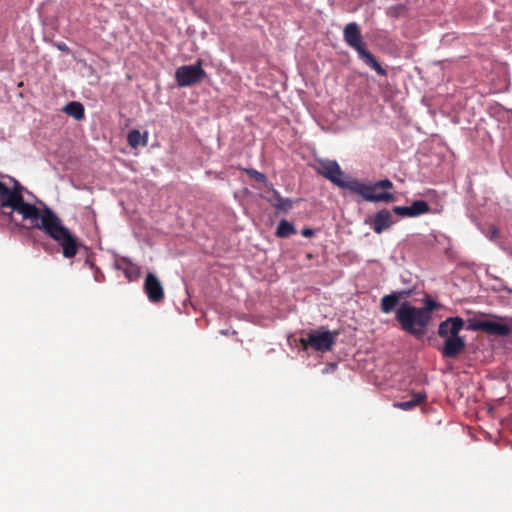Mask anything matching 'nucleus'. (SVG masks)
I'll return each instance as SVG.
<instances>
[{
  "label": "nucleus",
  "mask_w": 512,
  "mask_h": 512,
  "mask_svg": "<svg viewBox=\"0 0 512 512\" xmlns=\"http://www.w3.org/2000/svg\"><path fill=\"white\" fill-rule=\"evenodd\" d=\"M64 111L69 115L74 117L76 120H81L84 118V107L79 102H70L64 107Z\"/></svg>",
  "instance_id": "obj_16"
},
{
  "label": "nucleus",
  "mask_w": 512,
  "mask_h": 512,
  "mask_svg": "<svg viewBox=\"0 0 512 512\" xmlns=\"http://www.w3.org/2000/svg\"><path fill=\"white\" fill-rule=\"evenodd\" d=\"M404 11L405 6L402 4H397L387 9V15L391 17H399L404 13Z\"/></svg>",
  "instance_id": "obj_21"
},
{
  "label": "nucleus",
  "mask_w": 512,
  "mask_h": 512,
  "mask_svg": "<svg viewBox=\"0 0 512 512\" xmlns=\"http://www.w3.org/2000/svg\"><path fill=\"white\" fill-rule=\"evenodd\" d=\"M245 172L252 178H254L256 181L263 183L266 187L270 186V182L268 181L267 177L257 170L253 168H246Z\"/></svg>",
  "instance_id": "obj_20"
},
{
  "label": "nucleus",
  "mask_w": 512,
  "mask_h": 512,
  "mask_svg": "<svg viewBox=\"0 0 512 512\" xmlns=\"http://www.w3.org/2000/svg\"><path fill=\"white\" fill-rule=\"evenodd\" d=\"M437 307V303L433 301L430 297L425 298V307L420 308L421 310H426L428 316L431 318V312Z\"/></svg>",
  "instance_id": "obj_23"
},
{
  "label": "nucleus",
  "mask_w": 512,
  "mask_h": 512,
  "mask_svg": "<svg viewBox=\"0 0 512 512\" xmlns=\"http://www.w3.org/2000/svg\"><path fill=\"white\" fill-rule=\"evenodd\" d=\"M411 212L413 217L429 212L430 207L424 200H417L412 203Z\"/></svg>",
  "instance_id": "obj_19"
},
{
  "label": "nucleus",
  "mask_w": 512,
  "mask_h": 512,
  "mask_svg": "<svg viewBox=\"0 0 512 512\" xmlns=\"http://www.w3.org/2000/svg\"><path fill=\"white\" fill-rule=\"evenodd\" d=\"M296 233V229L292 223L287 220H281L276 229V236L279 238H288Z\"/></svg>",
  "instance_id": "obj_15"
},
{
  "label": "nucleus",
  "mask_w": 512,
  "mask_h": 512,
  "mask_svg": "<svg viewBox=\"0 0 512 512\" xmlns=\"http://www.w3.org/2000/svg\"><path fill=\"white\" fill-rule=\"evenodd\" d=\"M144 289L150 301L158 303L164 298V291L160 280L153 273H148L144 282Z\"/></svg>",
  "instance_id": "obj_10"
},
{
  "label": "nucleus",
  "mask_w": 512,
  "mask_h": 512,
  "mask_svg": "<svg viewBox=\"0 0 512 512\" xmlns=\"http://www.w3.org/2000/svg\"><path fill=\"white\" fill-rule=\"evenodd\" d=\"M457 320H463V319L460 317H450V318L446 319L445 321H442L438 327V335L440 337H444L446 339L449 335H451V328L453 327V324Z\"/></svg>",
  "instance_id": "obj_18"
},
{
  "label": "nucleus",
  "mask_w": 512,
  "mask_h": 512,
  "mask_svg": "<svg viewBox=\"0 0 512 512\" xmlns=\"http://www.w3.org/2000/svg\"><path fill=\"white\" fill-rule=\"evenodd\" d=\"M366 224H371L373 230L380 234L384 230H387L394 223L392 213L387 209H382L378 211L373 218H367L365 220Z\"/></svg>",
  "instance_id": "obj_11"
},
{
  "label": "nucleus",
  "mask_w": 512,
  "mask_h": 512,
  "mask_svg": "<svg viewBox=\"0 0 512 512\" xmlns=\"http://www.w3.org/2000/svg\"><path fill=\"white\" fill-rule=\"evenodd\" d=\"M425 397L426 395L423 393L413 394L410 400L396 402L393 406L402 410H410L420 404L425 399Z\"/></svg>",
  "instance_id": "obj_14"
},
{
  "label": "nucleus",
  "mask_w": 512,
  "mask_h": 512,
  "mask_svg": "<svg viewBox=\"0 0 512 512\" xmlns=\"http://www.w3.org/2000/svg\"><path fill=\"white\" fill-rule=\"evenodd\" d=\"M471 331H484L490 335L507 336L511 329L508 325L487 320L469 319L468 327Z\"/></svg>",
  "instance_id": "obj_9"
},
{
  "label": "nucleus",
  "mask_w": 512,
  "mask_h": 512,
  "mask_svg": "<svg viewBox=\"0 0 512 512\" xmlns=\"http://www.w3.org/2000/svg\"><path fill=\"white\" fill-rule=\"evenodd\" d=\"M345 42L355 49L360 59H362L369 67L374 69L379 75H387V71L380 65L375 57L365 48L362 41L360 29L355 22L347 24L343 31Z\"/></svg>",
  "instance_id": "obj_3"
},
{
  "label": "nucleus",
  "mask_w": 512,
  "mask_h": 512,
  "mask_svg": "<svg viewBox=\"0 0 512 512\" xmlns=\"http://www.w3.org/2000/svg\"><path fill=\"white\" fill-rule=\"evenodd\" d=\"M392 211L402 217H413L410 206H395Z\"/></svg>",
  "instance_id": "obj_22"
},
{
  "label": "nucleus",
  "mask_w": 512,
  "mask_h": 512,
  "mask_svg": "<svg viewBox=\"0 0 512 512\" xmlns=\"http://www.w3.org/2000/svg\"><path fill=\"white\" fill-rule=\"evenodd\" d=\"M318 173L338 187L348 189L351 192H362L364 188L360 185V181L356 179L349 181L344 180L342 178L344 174L336 161H321L319 163Z\"/></svg>",
  "instance_id": "obj_4"
},
{
  "label": "nucleus",
  "mask_w": 512,
  "mask_h": 512,
  "mask_svg": "<svg viewBox=\"0 0 512 512\" xmlns=\"http://www.w3.org/2000/svg\"><path fill=\"white\" fill-rule=\"evenodd\" d=\"M127 141L132 148H137L140 145L145 146L147 144L146 135L142 136L137 129H133L128 133Z\"/></svg>",
  "instance_id": "obj_17"
},
{
  "label": "nucleus",
  "mask_w": 512,
  "mask_h": 512,
  "mask_svg": "<svg viewBox=\"0 0 512 512\" xmlns=\"http://www.w3.org/2000/svg\"><path fill=\"white\" fill-rule=\"evenodd\" d=\"M301 233H302V235H303L304 237H311V236H313V235H314V230H313V229H311V228H305V229H303V230H302V232H301Z\"/></svg>",
  "instance_id": "obj_24"
},
{
  "label": "nucleus",
  "mask_w": 512,
  "mask_h": 512,
  "mask_svg": "<svg viewBox=\"0 0 512 512\" xmlns=\"http://www.w3.org/2000/svg\"><path fill=\"white\" fill-rule=\"evenodd\" d=\"M205 75L200 61L194 65L181 66L175 71V78L180 87L195 85L201 82Z\"/></svg>",
  "instance_id": "obj_8"
},
{
  "label": "nucleus",
  "mask_w": 512,
  "mask_h": 512,
  "mask_svg": "<svg viewBox=\"0 0 512 512\" xmlns=\"http://www.w3.org/2000/svg\"><path fill=\"white\" fill-rule=\"evenodd\" d=\"M363 188L362 192H356L362 198L369 202H393L395 197L389 192L375 193L378 189H392L393 183L389 179L377 181L373 184H365L360 182Z\"/></svg>",
  "instance_id": "obj_6"
},
{
  "label": "nucleus",
  "mask_w": 512,
  "mask_h": 512,
  "mask_svg": "<svg viewBox=\"0 0 512 512\" xmlns=\"http://www.w3.org/2000/svg\"><path fill=\"white\" fill-rule=\"evenodd\" d=\"M22 189L19 183L11 189L0 181V207L11 209L10 213L3 212V214L11 216L12 212L16 211L22 215L24 220L38 221L40 219V223H36L34 227L44 231L55 240L62 247L65 258L74 257L79 246L76 237L50 208L45 207L41 214L34 204L25 202Z\"/></svg>",
  "instance_id": "obj_1"
},
{
  "label": "nucleus",
  "mask_w": 512,
  "mask_h": 512,
  "mask_svg": "<svg viewBox=\"0 0 512 512\" xmlns=\"http://www.w3.org/2000/svg\"><path fill=\"white\" fill-rule=\"evenodd\" d=\"M408 294H409V292L400 291V292H392L389 295H385L381 299V310H382V312H384L386 314L392 312L395 309V307L397 306V304L399 303L400 299L404 295H408Z\"/></svg>",
  "instance_id": "obj_13"
},
{
  "label": "nucleus",
  "mask_w": 512,
  "mask_h": 512,
  "mask_svg": "<svg viewBox=\"0 0 512 512\" xmlns=\"http://www.w3.org/2000/svg\"><path fill=\"white\" fill-rule=\"evenodd\" d=\"M337 332L331 331H311L306 338L301 339L304 346H310L317 351H330L335 343Z\"/></svg>",
  "instance_id": "obj_7"
},
{
  "label": "nucleus",
  "mask_w": 512,
  "mask_h": 512,
  "mask_svg": "<svg viewBox=\"0 0 512 512\" xmlns=\"http://www.w3.org/2000/svg\"><path fill=\"white\" fill-rule=\"evenodd\" d=\"M268 190L270 191V196H267V201L275 207L279 211H288L291 209L293 201L289 198H282L277 190H275L270 184V186H267Z\"/></svg>",
  "instance_id": "obj_12"
},
{
  "label": "nucleus",
  "mask_w": 512,
  "mask_h": 512,
  "mask_svg": "<svg viewBox=\"0 0 512 512\" xmlns=\"http://www.w3.org/2000/svg\"><path fill=\"white\" fill-rule=\"evenodd\" d=\"M396 319L404 331L416 337H422L426 333V326L430 321L426 310L412 306L409 302L401 304Z\"/></svg>",
  "instance_id": "obj_2"
},
{
  "label": "nucleus",
  "mask_w": 512,
  "mask_h": 512,
  "mask_svg": "<svg viewBox=\"0 0 512 512\" xmlns=\"http://www.w3.org/2000/svg\"><path fill=\"white\" fill-rule=\"evenodd\" d=\"M463 326V320H457L453 324L451 335L444 340L443 347L440 349L444 357L457 358L465 350V341L458 335Z\"/></svg>",
  "instance_id": "obj_5"
}]
</instances>
